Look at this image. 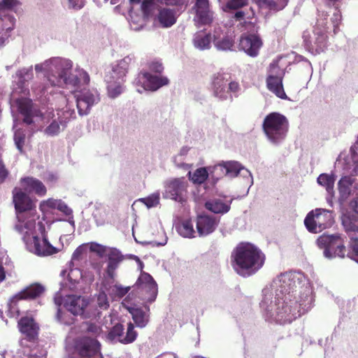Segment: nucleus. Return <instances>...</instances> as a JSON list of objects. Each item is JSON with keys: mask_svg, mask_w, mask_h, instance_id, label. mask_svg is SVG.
I'll return each instance as SVG.
<instances>
[{"mask_svg": "<svg viewBox=\"0 0 358 358\" xmlns=\"http://www.w3.org/2000/svg\"><path fill=\"white\" fill-rule=\"evenodd\" d=\"M179 234L186 238H193L196 231L191 220H184L178 227Z\"/></svg>", "mask_w": 358, "mask_h": 358, "instance_id": "nucleus-36", "label": "nucleus"}, {"mask_svg": "<svg viewBox=\"0 0 358 358\" xmlns=\"http://www.w3.org/2000/svg\"><path fill=\"white\" fill-rule=\"evenodd\" d=\"M76 96L77 108L80 115H83L89 113L90 108L95 103L96 97L90 91L84 92Z\"/></svg>", "mask_w": 358, "mask_h": 358, "instance_id": "nucleus-24", "label": "nucleus"}, {"mask_svg": "<svg viewBox=\"0 0 358 358\" xmlns=\"http://www.w3.org/2000/svg\"><path fill=\"white\" fill-rule=\"evenodd\" d=\"M248 5V0H228L223 10L229 12L231 10H239Z\"/></svg>", "mask_w": 358, "mask_h": 358, "instance_id": "nucleus-40", "label": "nucleus"}, {"mask_svg": "<svg viewBox=\"0 0 358 358\" xmlns=\"http://www.w3.org/2000/svg\"><path fill=\"white\" fill-rule=\"evenodd\" d=\"M315 41L313 43L311 41H306V45L316 53L320 54L324 52L327 46L328 36L327 34L322 31H318L315 33Z\"/></svg>", "mask_w": 358, "mask_h": 358, "instance_id": "nucleus-28", "label": "nucleus"}, {"mask_svg": "<svg viewBox=\"0 0 358 358\" xmlns=\"http://www.w3.org/2000/svg\"><path fill=\"white\" fill-rule=\"evenodd\" d=\"M133 320L138 327H145L149 322V314L146 313L141 308L134 309L131 312Z\"/></svg>", "mask_w": 358, "mask_h": 358, "instance_id": "nucleus-35", "label": "nucleus"}, {"mask_svg": "<svg viewBox=\"0 0 358 358\" xmlns=\"http://www.w3.org/2000/svg\"><path fill=\"white\" fill-rule=\"evenodd\" d=\"M20 6L19 0H0V45H4L15 27V18L10 13Z\"/></svg>", "mask_w": 358, "mask_h": 358, "instance_id": "nucleus-6", "label": "nucleus"}, {"mask_svg": "<svg viewBox=\"0 0 358 358\" xmlns=\"http://www.w3.org/2000/svg\"><path fill=\"white\" fill-rule=\"evenodd\" d=\"M91 252L96 253L100 257H102L106 252V248L99 243H92L90 248Z\"/></svg>", "mask_w": 358, "mask_h": 358, "instance_id": "nucleus-50", "label": "nucleus"}, {"mask_svg": "<svg viewBox=\"0 0 358 358\" xmlns=\"http://www.w3.org/2000/svg\"><path fill=\"white\" fill-rule=\"evenodd\" d=\"M13 202L17 214L30 211L36 207L27 192L19 187H15L13 190Z\"/></svg>", "mask_w": 358, "mask_h": 358, "instance_id": "nucleus-15", "label": "nucleus"}, {"mask_svg": "<svg viewBox=\"0 0 358 358\" xmlns=\"http://www.w3.org/2000/svg\"><path fill=\"white\" fill-rule=\"evenodd\" d=\"M251 24V22H246V21H244V22H243V26H246V24Z\"/></svg>", "mask_w": 358, "mask_h": 358, "instance_id": "nucleus-63", "label": "nucleus"}, {"mask_svg": "<svg viewBox=\"0 0 358 358\" xmlns=\"http://www.w3.org/2000/svg\"><path fill=\"white\" fill-rule=\"evenodd\" d=\"M18 111L23 117V122L27 124H31L34 122L33 118L37 115V110L33 108V103L27 99L17 100Z\"/></svg>", "mask_w": 358, "mask_h": 358, "instance_id": "nucleus-23", "label": "nucleus"}, {"mask_svg": "<svg viewBox=\"0 0 358 358\" xmlns=\"http://www.w3.org/2000/svg\"><path fill=\"white\" fill-rule=\"evenodd\" d=\"M8 172L3 165H0V178L4 180L8 176Z\"/></svg>", "mask_w": 358, "mask_h": 358, "instance_id": "nucleus-55", "label": "nucleus"}, {"mask_svg": "<svg viewBox=\"0 0 358 358\" xmlns=\"http://www.w3.org/2000/svg\"><path fill=\"white\" fill-rule=\"evenodd\" d=\"M108 265L106 273L109 278L114 279L115 276V270L119 266V264L124 259L123 255L117 250H112L108 254Z\"/></svg>", "mask_w": 358, "mask_h": 358, "instance_id": "nucleus-26", "label": "nucleus"}, {"mask_svg": "<svg viewBox=\"0 0 358 358\" xmlns=\"http://www.w3.org/2000/svg\"><path fill=\"white\" fill-rule=\"evenodd\" d=\"M44 291V287L40 284H32L14 295L10 299L8 303L9 308H13L20 300L34 299L40 296Z\"/></svg>", "mask_w": 358, "mask_h": 358, "instance_id": "nucleus-16", "label": "nucleus"}, {"mask_svg": "<svg viewBox=\"0 0 358 358\" xmlns=\"http://www.w3.org/2000/svg\"><path fill=\"white\" fill-rule=\"evenodd\" d=\"M141 0H129L131 3H138Z\"/></svg>", "mask_w": 358, "mask_h": 358, "instance_id": "nucleus-61", "label": "nucleus"}, {"mask_svg": "<svg viewBox=\"0 0 358 358\" xmlns=\"http://www.w3.org/2000/svg\"><path fill=\"white\" fill-rule=\"evenodd\" d=\"M149 69L150 71L158 73H161L164 70L162 64L158 62H151L149 64Z\"/></svg>", "mask_w": 358, "mask_h": 358, "instance_id": "nucleus-51", "label": "nucleus"}, {"mask_svg": "<svg viewBox=\"0 0 358 358\" xmlns=\"http://www.w3.org/2000/svg\"><path fill=\"white\" fill-rule=\"evenodd\" d=\"M158 20L163 27H170L176 22L174 11L170 8H162L158 14Z\"/></svg>", "mask_w": 358, "mask_h": 358, "instance_id": "nucleus-33", "label": "nucleus"}, {"mask_svg": "<svg viewBox=\"0 0 358 358\" xmlns=\"http://www.w3.org/2000/svg\"><path fill=\"white\" fill-rule=\"evenodd\" d=\"M316 242L317 246L323 250L324 256L329 259L343 258L347 252L345 241L339 234H323L317 238Z\"/></svg>", "mask_w": 358, "mask_h": 358, "instance_id": "nucleus-8", "label": "nucleus"}, {"mask_svg": "<svg viewBox=\"0 0 358 358\" xmlns=\"http://www.w3.org/2000/svg\"><path fill=\"white\" fill-rule=\"evenodd\" d=\"M85 247L82 245L78 246L73 252L71 257V263L74 262H79L83 259V255L85 252Z\"/></svg>", "mask_w": 358, "mask_h": 358, "instance_id": "nucleus-49", "label": "nucleus"}, {"mask_svg": "<svg viewBox=\"0 0 358 358\" xmlns=\"http://www.w3.org/2000/svg\"><path fill=\"white\" fill-rule=\"evenodd\" d=\"M263 45L262 40L257 34H243L239 41V48L250 57L258 55Z\"/></svg>", "mask_w": 358, "mask_h": 358, "instance_id": "nucleus-14", "label": "nucleus"}, {"mask_svg": "<svg viewBox=\"0 0 358 358\" xmlns=\"http://www.w3.org/2000/svg\"><path fill=\"white\" fill-rule=\"evenodd\" d=\"M189 178L194 183L202 184L204 182L208 177V171L205 167L199 168L191 176V173H189Z\"/></svg>", "mask_w": 358, "mask_h": 358, "instance_id": "nucleus-38", "label": "nucleus"}, {"mask_svg": "<svg viewBox=\"0 0 358 358\" xmlns=\"http://www.w3.org/2000/svg\"><path fill=\"white\" fill-rule=\"evenodd\" d=\"M354 213H346L341 217L342 225L348 237L358 235V202H355Z\"/></svg>", "mask_w": 358, "mask_h": 358, "instance_id": "nucleus-19", "label": "nucleus"}, {"mask_svg": "<svg viewBox=\"0 0 358 358\" xmlns=\"http://www.w3.org/2000/svg\"><path fill=\"white\" fill-rule=\"evenodd\" d=\"M154 0H143L141 4L142 10L145 11L153 3Z\"/></svg>", "mask_w": 358, "mask_h": 358, "instance_id": "nucleus-54", "label": "nucleus"}, {"mask_svg": "<svg viewBox=\"0 0 358 358\" xmlns=\"http://www.w3.org/2000/svg\"><path fill=\"white\" fill-rule=\"evenodd\" d=\"M60 126L58 122L53 120L45 129V134L48 136H56L59 133Z\"/></svg>", "mask_w": 358, "mask_h": 358, "instance_id": "nucleus-46", "label": "nucleus"}, {"mask_svg": "<svg viewBox=\"0 0 358 358\" xmlns=\"http://www.w3.org/2000/svg\"><path fill=\"white\" fill-rule=\"evenodd\" d=\"M137 261L140 263L141 266H143V262L140 260V259L138 257H136Z\"/></svg>", "mask_w": 358, "mask_h": 358, "instance_id": "nucleus-62", "label": "nucleus"}, {"mask_svg": "<svg viewBox=\"0 0 358 358\" xmlns=\"http://www.w3.org/2000/svg\"><path fill=\"white\" fill-rule=\"evenodd\" d=\"M234 41L229 37H224L223 38L215 41V45L221 50H229L234 46Z\"/></svg>", "mask_w": 358, "mask_h": 358, "instance_id": "nucleus-44", "label": "nucleus"}, {"mask_svg": "<svg viewBox=\"0 0 358 358\" xmlns=\"http://www.w3.org/2000/svg\"><path fill=\"white\" fill-rule=\"evenodd\" d=\"M87 305V301L80 296H68L64 301V307L74 315L83 314Z\"/></svg>", "mask_w": 358, "mask_h": 358, "instance_id": "nucleus-22", "label": "nucleus"}, {"mask_svg": "<svg viewBox=\"0 0 358 358\" xmlns=\"http://www.w3.org/2000/svg\"><path fill=\"white\" fill-rule=\"evenodd\" d=\"M142 202L148 208L156 206L159 203V196L158 194H153L142 199Z\"/></svg>", "mask_w": 358, "mask_h": 358, "instance_id": "nucleus-47", "label": "nucleus"}, {"mask_svg": "<svg viewBox=\"0 0 358 358\" xmlns=\"http://www.w3.org/2000/svg\"><path fill=\"white\" fill-rule=\"evenodd\" d=\"M231 201L232 200H230L229 203H226L222 199H214L206 201L205 207L214 213L224 214L229 211Z\"/></svg>", "mask_w": 358, "mask_h": 358, "instance_id": "nucleus-29", "label": "nucleus"}, {"mask_svg": "<svg viewBox=\"0 0 358 358\" xmlns=\"http://www.w3.org/2000/svg\"><path fill=\"white\" fill-rule=\"evenodd\" d=\"M130 62L129 57H124L106 73L104 80L107 83L108 92L110 97L115 98L122 92V83L128 72Z\"/></svg>", "mask_w": 358, "mask_h": 358, "instance_id": "nucleus-4", "label": "nucleus"}, {"mask_svg": "<svg viewBox=\"0 0 358 358\" xmlns=\"http://www.w3.org/2000/svg\"><path fill=\"white\" fill-rule=\"evenodd\" d=\"M62 211H63L66 215H70V214H71V213H72L71 209H70V208H69L68 206H64V209H62Z\"/></svg>", "mask_w": 358, "mask_h": 358, "instance_id": "nucleus-59", "label": "nucleus"}, {"mask_svg": "<svg viewBox=\"0 0 358 358\" xmlns=\"http://www.w3.org/2000/svg\"><path fill=\"white\" fill-rule=\"evenodd\" d=\"M101 345L99 342L90 337L80 338L76 344V350L81 357L98 358L100 353Z\"/></svg>", "mask_w": 358, "mask_h": 358, "instance_id": "nucleus-12", "label": "nucleus"}, {"mask_svg": "<svg viewBox=\"0 0 358 358\" xmlns=\"http://www.w3.org/2000/svg\"><path fill=\"white\" fill-rule=\"evenodd\" d=\"M130 289L131 287H123L120 284H115L106 287V290L113 299H122Z\"/></svg>", "mask_w": 358, "mask_h": 358, "instance_id": "nucleus-34", "label": "nucleus"}, {"mask_svg": "<svg viewBox=\"0 0 358 358\" xmlns=\"http://www.w3.org/2000/svg\"><path fill=\"white\" fill-rule=\"evenodd\" d=\"M355 180L350 176H346L339 180L338 189L340 193L343 194H350V187L352 185Z\"/></svg>", "mask_w": 358, "mask_h": 358, "instance_id": "nucleus-39", "label": "nucleus"}, {"mask_svg": "<svg viewBox=\"0 0 358 358\" xmlns=\"http://www.w3.org/2000/svg\"><path fill=\"white\" fill-rule=\"evenodd\" d=\"M46 203H47V205H48V206L52 207H52H54V206H55V201H53V200H50V199L48 200V201H46Z\"/></svg>", "mask_w": 358, "mask_h": 358, "instance_id": "nucleus-60", "label": "nucleus"}, {"mask_svg": "<svg viewBox=\"0 0 358 358\" xmlns=\"http://www.w3.org/2000/svg\"><path fill=\"white\" fill-rule=\"evenodd\" d=\"M98 306L103 310H106L109 307L108 297L104 292H100L97 296Z\"/></svg>", "mask_w": 358, "mask_h": 358, "instance_id": "nucleus-48", "label": "nucleus"}, {"mask_svg": "<svg viewBox=\"0 0 358 358\" xmlns=\"http://www.w3.org/2000/svg\"><path fill=\"white\" fill-rule=\"evenodd\" d=\"M137 332L134 330V326L131 322L127 324V334L124 337L119 340L122 344H129L133 343L137 337Z\"/></svg>", "mask_w": 358, "mask_h": 358, "instance_id": "nucleus-42", "label": "nucleus"}, {"mask_svg": "<svg viewBox=\"0 0 358 358\" xmlns=\"http://www.w3.org/2000/svg\"><path fill=\"white\" fill-rule=\"evenodd\" d=\"M72 62L62 58H53L46 61L43 65H36L35 70L41 71L44 69L48 71L47 78L51 86L61 87L70 85L73 87L80 83L78 75L71 73Z\"/></svg>", "mask_w": 358, "mask_h": 358, "instance_id": "nucleus-2", "label": "nucleus"}, {"mask_svg": "<svg viewBox=\"0 0 358 358\" xmlns=\"http://www.w3.org/2000/svg\"><path fill=\"white\" fill-rule=\"evenodd\" d=\"M347 256L358 263V235L349 237Z\"/></svg>", "mask_w": 358, "mask_h": 358, "instance_id": "nucleus-37", "label": "nucleus"}, {"mask_svg": "<svg viewBox=\"0 0 358 358\" xmlns=\"http://www.w3.org/2000/svg\"><path fill=\"white\" fill-rule=\"evenodd\" d=\"M242 169V165L238 162L229 161L215 165L213 167V171L220 169L225 176H236Z\"/></svg>", "mask_w": 358, "mask_h": 358, "instance_id": "nucleus-30", "label": "nucleus"}, {"mask_svg": "<svg viewBox=\"0 0 358 358\" xmlns=\"http://www.w3.org/2000/svg\"><path fill=\"white\" fill-rule=\"evenodd\" d=\"M14 141L17 148L22 153L25 141V134L22 131L17 130L14 134Z\"/></svg>", "mask_w": 358, "mask_h": 358, "instance_id": "nucleus-45", "label": "nucleus"}, {"mask_svg": "<svg viewBox=\"0 0 358 358\" xmlns=\"http://www.w3.org/2000/svg\"><path fill=\"white\" fill-rule=\"evenodd\" d=\"M335 178L333 176L327 173H322L317 178V182L324 187L328 192H330L334 188Z\"/></svg>", "mask_w": 358, "mask_h": 358, "instance_id": "nucleus-41", "label": "nucleus"}, {"mask_svg": "<svg viewBox=\"0 0 358 358\" xmlns=\"http://www.w3.org/2000/svg\"><path fill=\"white\" fill-rule=\"evenodd\" d=\"M193 44L195 48L203 50L210 48L211 34L204 31H199L195 33L193 38Z\"/></svg>", "mask_w": 358, "mask_h": 358, "instance_id": "nucleus-31", "label": "nucleus"}, {"mask_svg": "<svg viewBox=\"0 0 358 358\" xmlns=\"http://www.w3.org/2000/svg\"><path fill=\"white\" fill-rule=\"evenodd\" d=\"M186 192L185 183L180 179H174L166 185V197L173 199L176 201L182 203L185 201V193Z\"/></svg>", "mask_w": 358, "mask_h": 358, "instance_id": "nucleus-18", "label": "nucleus"}, {"mask_svg": "<svg viewBox=\"0 0 358 358\" xmlns=\"http://www.w3.org/2000/svg\"><path fill=\"white\" fill-rule=\"evenodd\" d=\"M211 88L215 97L221 100L230 99L232 100V94L238 96L241 90L238 82L230 80L227 74L217 73L212 77Z\"/></svg>", "mask_w": 358, "mask_h": 358, "instance_id": "nucleus-7", "label": "nucleus"}, {"mask_svg": "<svg viewBox=\"0 0 358 358\" xmlns=\"http://www.w3.org/2000/svg\"><path fill=\"white\" fill-rule=\"evenodd\" d=\"M219 220L213 215H199L196 218V231L200 236L212 234L217 228Z\"/></svg>", "mask_w": 358, "mask_h": 358, "instance_id": "nucleus-17", "label": "nucleus"}, {"mask_svg": "<svg viewBox=\"0 0 358 358\" xmlns=\"http://www.w3.org/2000/svg\"><path fill=\"white\" fill-rule=\"evenodd\" d=\"M141 75L145 80L144 85L145 88L151 91H156L169 83L166 77L153 76L148 72H141Z\"/></svg>", "mask_w": 358, "mask_h": 358, "instance_id": "nucleus-25", "label": "nucleus"}, {"mask_svg": "<svg viewBox=\"0 0 358 358\" xmlns=\"http://www.w3.org/2000/svg\"><path fill=\"white\" fill-rule=\"evenodd\" d=\"M334 222L333 212L323 208L311 210L304 220V224L308 231L314 234L331 227Z\"/></svg>", "mask_w": 358, "mask_h": 358, "instance_id": "nucleus-9", "label": "nucleus"}, {"mask_svg": "<svg viewBox=\"0 0 358 358\" xmlns=\"http://www.w3.org/2000/svg\"><path fill=\"white\" fill-rule=\"evenodd\" d=\"M195 17L194 21L196 26L210 25L214 20V13L209 8L208 0H196L194 6Z\"/></svg>", "mask_w": 358, "mask_h": 358, "instance_id": "nucleus-13", "label": "nucleus"}, {"mask_svg": "<svg viewBox=\"0 0 358 358\" xmlns=\"http://www.w3.org/2000/svg\"><path fill=\"white\" fill-rule=\"evenodd\" d=\"M161 3H165L169 6H178L182 3V0H157Z\"/></svg>", "mask_w": 358, "mask_h": 358, "instance_id": "nucleus-52", "label": "nucleus"}, {"mask_svg": "<svg viewBox=\"0 0 358 358\" xmlns=\"http://www.w3.org/2000/svg\"><path fill=\"white\" fill-rule=\"evenodd\" d=\"M22 189L25 192L35 194L39 196H43L46 194L47 189L44 184L38 179L27 176L22 178L20 180Z\"/></svg>", "mask_w": 358, "mask_h": 358, "instance_id": "nucleus-21", "label": "nucleus"}, {"mask_svg": "<svg viewBox=\"0 0 358 358\" xmlns=\"http://www.w3.org/2000/svg\"><path fill=\"white\" fill-rule=\"evenodd\" d=\"M289 127L287 118L276 112L268 114L262 123L264 133L267 138L275 144L280 143L285 139Z\"/></svg>", "mask_w": 358, "mask_h": 358, "instance_id": "nucleus-3", "label": "nucleus"}, {"mask_svg": "<svg viewBox=\"0 0 358 358\" xmlns=\"http://www.w3.org/2000/svg\"><path fill=\"white\" fill-rule=\"evenodd\" d=\"M288 1L289 0H256V3L259 8H267L274 12L284 9Z\"/></svg>", "mask_w": 358, "mask_h": 358, "instance_id": "nucleus-32", "label": "nucleus"}, {"mask_svg": "<svg viewBox=\"0 0 358 358\" xmlns=\"http://www.w3.org/2000/svg\"><path fill=\"white\" fill-rule=\"evenodd\" d=\"M26 244L29 251L38 256H49L58 252V250L50 243L45 236L42 238L33 236L27 238Z\"/></svg>", "mask_w": 358, "mask_h": 358, "instance_id": "nucleus-11", "label": "nucleus"}, {"mask_svg": "<svg viewBox=\"0 0 358 358\" xmlns=\"http://www.w3.org/2000/svg\"><path fill=\"white\" fill-rule=\"evenodd\" d=\"M124 330V326L120 323H117L110 329L108 333L107 338L110 341H113L116 338H118L119 341L123 338L122 336Z\"/></svg>", "mask_w": 358, "mask_h": 358, "instance_id": "nucleus-43", "label": "nucleus"}, {"mask_svg": "<svg viewBox=\"0 0 358 358\" xmlns=\"http://www.w3.org/2000/svg\"><path fill=\"white\" fill-rule=\"evenodd\" d=\"M136 284L138 289L142 292L143 299L145 301L152 303L156 299L158 287L151 275L146 272H142Z\"/></svg>", "mask_w": 358, "mask_h": 358, "instance_id": "nucleus-10", "label": "nucleus"}, {"mask_svg": "<svg viewBox=\"0 0 358 358\" xmlns=\"http://www.w3.org/2000/svg\"><path fill=\"white\" fill-rule=\"evenodd\" d=\"M245 16V13L243 10H237L234 15L232 16V19L235 20L236 21H241L244 20Z\"/></svg>", "mask_w": 358, "mask_h": 358, "instance_id": "nucleus-53", "label": "nucleus"}, {"mask_svg": "<svg viewBox=\"0 0 358 358\" xmlns=\"http://www.w3.org/2000/svg\"><path fill=\"white\" fill-rule=\"evenodd\" d=\"M265 255L256 245L241 242L233 250L230 257L231 266L242 277H249L257 273L264 266Z\"/></svg>", "mask_w": 358, "mask_h": 358, "instance_id": "nucleus-1", "label": "nucleus"}, {"mask_svg": "<svg viewBox=\"0 0 358 358\" xmlns=\"http://www.w3.org/2000/svg\"><path fill=\"white\" fill-rule=\"evenodd\" d=\"M99 331V327L94 324H90L87 327V331L92 332V333H96Z\"/></svg>", "mask_w": 358, "mask_h": 358, "instance_id": "nucleus-57", "label": "nucleus"}, {"mask_svg": "<svg viewBox=\"0 0 358 358\" xmlns=\"http://www.w3.org/2000/svg\"><path fill=\"white\" fill-rule=\"evenodd\" d=\"M18 327L29 341H34L38 338L39 327L33 317H21L18 322Z\"/></svg>", "mask_w": 358, "mask_h": 358, "instance_id": "nucleus-20", "label": "nucleus"}, {"mask_svg": "<svg viewBox=\"0 0 358 358\" xmlns=\"http://www.w3.org/2000/svg\"><path fill=\"white\" fill-rule=\"evenodd\" d=\"M268 89L278 97L285 99L287 96L282 86V78L278 76H268L266 79Z\"/></svg>", "mask_w": 358, "mask_h": 358, "instance_id": "nucleus-27", "label": "nucleus"}, {"mask_svg": "<svg viewBox=\"0 0 358 358\" xmlns=\"http://www.w3.org/2000/svg\"><path fill=\"white\" fill-rule=\"evenodd\" d=\"M296 291L285 294L281 308H279L278 315L285 321H291L304 314L310 308V300L306 296V299H296Z\"/></svg>", "mask_w": 358, "mask_h": 358, "instance_id": "nucleus-5", "label": "nucleus"}, {"mask_svg": "<svg viewBox=\"0 0 358 358\" xmlns=\"http://www.w3.org/2000/svg\"><path fill=\"white\" fill-rule=\"evenodd\" d=\"M79 76L83 78V83L87 84L90 82V76L85 71L79 72Z\"/></svg>", "mask_w": 358, "mask_h": 358, "instance_id": "nucleus-56", "label": "nucleus"}, {"mask_svg": "<svg viewBox=\"0 0 358 358\" xmlns=\"http://www.w3.org/2000/svg\"><path fill=\"white\" fill-rule=\"evenodd\" d=\"M6 278V273L4 268L2 265L0 264V282L3 281Z\"/></svg>", "mask_w": 358, "mask_h": 358, "instance_id": "nucleus-58", "label": "nucleus"}]
</instances>
